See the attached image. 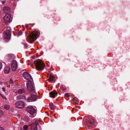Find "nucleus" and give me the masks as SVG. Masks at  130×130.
<instances>
[{
  "label": "nucleus",
  "instance_id": "3",
  "mask_svg": "<svg viewBox=\"0 0 130 130\" xmlns=\"http://www.w3.org/2000/svg\"><path fill=\"white\" fill-rule=\"evenodd\" d=\"M39 121L37 120L34 119L33 120L32 123L30 125L31 130H37L40 129L39 124Z\"/></svg>",
  "mask_w": 130,
  "mask_h": 130
},
{
  "label": "nucleus",
  "instance_id": "10",
  "mask_svg": "<svg viewBox=\"0 0 130 130\" xmlns=\"http://www.w3.org/2000/svg\"><path fill=\"white\" fill-rule=\"evenodd\" d=\"M24 78L26 80H30L31 79V77L30 74L27 72H24L23 74Z\"/></svg>",
  "mask_w": 130,
  "mask_h": 130
},
{
  "label": "nucleus",
  "instance_id": "21",
  "mask_svg": "<svg viewBox=\"0 0 130 130\" xmlns=\"http://www.w3.org/2000/svg\"><path fill=\"white\" fill-rule=\"evenodd\" d=\"M25 121L28 122L30 120V119L27 116H26L25 118Z\"/></svg>",
  "mask_w": 130,
  "mask_h": 130
},
{
  "label": "nucleus",
  "instance_id": "23",
  "mask_svg": "<svg viewBox=\"0 0 130 130\" xmlns=\"http://www.w3.org/2000/svg\"><path fill=\"white\" fill-rule=\"evenodd\" d=\"M3 114V112L1 109H0V118L2 116Z\"/></svg>",
  "mask_w": 130,
  "mask_h": 130
},
{
  "label": "nucleus",
  "instance_id": "1",
  "mask_svg": "<svg viewBox=\"0 0 130 130\" xmlns=\"http://www.w3.org/2000/svg\"><path fill=\"white\" fill-rule=\"evenodd\" d=\"M34 63L36 67V70L38 71L43 70L45 67V65L42 60H36Z\"/></svg>",
  "mask_w": 130,
  "mask_h": 130
},
{
  "label": "nucleus",
  "instance_id": "19",
  "mask_svg": "<svg viewBox=\"0 0 130 130\" xmlns=\"http://www.w3.org/2000/svg\"><path fill=\"white\" fill-rule=\"evenodd\" d=\"M23 128L24 130H28V126L26 125H24Z\"/></svg>",
  "mask_w": 130,
  "mask_h": 130
},
{
  "label": "nucleus",
  "instance_id": "9",
  "mask_svg": "<svg viewBox=\"0 0 130 130\" xmlns=\"http://www.w3.org/2000/svg\"><path fill=\"white\" fill-rule=\"evenodd\" d=\"M37 99V96L35 94L31 95V97L28 98L27 101L29 102H33L36 101Z\"/></svg>",
  "mask_w": 130,
  "mask_h": 130
},
{
  "label": "nucleus",
  "instance_id": "14",
  "mask_svg": "<svg viewBox=\"0 0 130 130\" xmlns=\"http://www.w3.org/2000/svg\"><path fill=\"white\" fill-rule=\"evenodd\" d=\"M18 91L20 94H24L26 92L25 89L23 88L19 89Z\"/></svg>",
  "mask_w": 130,
  "mask_h": 130
},
{
  "label": "nucleus",
  "instance_id": "2",
  "mask_svg": "<svg viewBox=\"0 0 130 130\" xmlns=\"http://www.w3.org/2000/svg\"><path fill=\"white\" fill-rule=\"evenodd\" d=\"M39 34V32L37 31L32 32L28 38V42L30 43H32L38 38Z\"/></svg>",
  "mask_w": 130,
  "mask_h": 130
},
{
  "label": "nucleus",
  "instance_id": "24",
  "mask_svg": "<svg viewBox=\"0 0 130 130\" xmlns=\"http://www.w3.org/2000/svg\"><path fill=\"white\" fill-rule=\"evenodd\" d=\"M22 34V31H19L18 32V34L19 35H20Z\"/></svg>",
  "mask_w": 130,
  "mask_h": 130
},
{
  "label": "nucleus",
  "instance_id": "20",
  "mask_svg": "<svg viewBox=\"0 0 130 130\" xmlns=\"http://www.w3.org/2000/svg\"><path fill=\"white\" fill-rule=\"evenodd\" d=\"M4 107L5 109L8 110L9 109L10 106L9 105H6L4 106Z\"/></svg>",
  "mask_w": 130,
  "mask_h": 130
},
{
  "label": "nucleus",
  "instance_id": "15",
  "mask_svg": "<svg viewBox=\"0 0 130 130\" xmlns=\"http://www.w3.org/2000/svg\"><path fill=\"white\" fill-rule=\"evenodd\" d=\"M93 123V119H90L88 121L87 124L88 126H90L91 125H92Z\"/></svg>",
  "mask_w": 130,
  "mask_h": 130
},
{
  "label": "nucleus",
  "instance_id": "13",
  "mask_svg": "<svg viewBox=\"0 0 130 130\" xmlns=\"http://www.w3.org/2000/svg\"><path fill=\"white\" fill-rule=\"evenodd\" d=\"M10 70V68L9 66H7L5 68L4 72L5 73H8Z\"/></svg>",
  "mask_w": 130,
  "mask_h": 130
},
{
  "label": "nucleus",
  "instance_id": "16",
  "mask_svg": "<svg viewBox=\"0 0 130 130\" xmlns=\"http://www.w3.org/2000/svg\"><path fill=\"white\" fill-rule=\"evenodd\" d=\"M4 11L5 12H8L10 11V8L7 7H4L3 8Z\"/></svg>",
  "mask_w": 130,
  "mask_h": 130
},
{
  "label": "nucleus",
  "instance_id": "22",
  "mask_svg": "<svg viewBox=\"0 0 130 130\" xmlns=\"http://www.w3.org/2000/svg\"><path fill=\"white\" fill-rule=\"evenodd\" d=\"M49 79L50 81H52L53 80V77L51 75H50L49 77Z\"/></svg>",
  "mask_w": 130,
  "mask_h": 130
},
{
  "label": "nucleus",
  "instance_id": "6",
  "mask_svg": "<svg viewBox=\"0 0 130 130\" xmlns=\"http://www.w3.org/2000/svg\"><path fill=\"white\" fill-rule=\"evenodd\" d=\"M11 69L13 71H15L18 68L17 62L16 61L14 60L11 62Z\"/></svg>",
  "mask_w": 130,
  "mask_h": 130
},
{
  "label": "nucleus",
  "instance_id": "8",
  "mask_svg": "<svg viewBox=\"0 0 130 130\" xmlns=\"http://www.w3.org/2000/svg\"><path fill=\"white\" fill-rule=\"evenodd\" d=\"M3 35L4 38L5 39H8L10 38V32L9 31L7 30L4 31Z\"/></svg>",
  "mask_w": 130,
  "mask_h": 130
},
{
  "label": "nucleus",
  "instance_id": "30",
  "mask_svg": "<svg viewBox=\"0 0 130 130\" xmlns=\"http://www.w3.org/2000/svg\"><path fill=\"white\" fill-rule=\"evenodd\" d=\"M20 130H23L22 128H20Z\"/></svg>",
  "mask_w": 130,
  "mask_h": 130
},
{
  "label": "nucleus",
  "instance_id": "5",
  "mask_svg": "<svg viewBox=\"0 0 130 130\" xmlns=\"http://www.w3.org/2000/svg\"><path fill=\"white\" fill-rule=\"evenodd\" d=\"M15 105L16 107L19 109L23 108L25 106V104L24 102L20 101L17 102L15 103Z\"/></svg>",
  "mask_w": 130,
  "mask_h": 130
},
{
  "label": "nucleus",
  "instance_id": "4",
  "mask_svg": "<svg viewBox=\"0 0 130 130\" xmlns=\"http://www.w3.org/2000/svg\"><path fill=\"white\" fill-rule=\"evenodd\" d=\"M35 107H34L32 106H29L26 108V110L28 111L30 115L35 116L36 112V110L35 109Z\"/></svg>",
  "mask_w": 130,
  "mask_h": 130
},
{
  "label": "nucleus",
  "instance_id": "29",
  "mask_svg": "<svg viewBox=\"0 0 130 130\" xmlns=\"http://www.w3.org/2000/svg\"><path fill=\"white\" fill-rule=\"evenodd\" d=\"M25 27L26 28H27L28 26V24H26L25 25Z\"/></svg>",
  "mask_w": 130,
  "mask_h": 130
},
{
  "label": "nucleus",
  "instance_id": "26",
  "mask_svg": "<svg viewBox=\"0 0 130 130\" xmlns=\"http://www.w3.org/2000/svg\"><path fill=\"white\" fill-rule=\"evenodd\" d=\"M2 89H3V91L4 92H5L6 91V90L5 88H3Z\"/></svg>",
  "mask_w": 130,
  "mask_h": 130
},
{
  "label": "nucleus",
  "instance_id": "12",
  "mask_svg": "<svg viewBox=\"0 0 130 130\" xmlns=\"http://www.w3.org/2000/svg\"><path fill=\"white\" fill-rule=\"evenodd\" d=\"M50 97L52 98H54L57 95V92L55 91H51L50 93Z\"/></svg>",
  "mask_w": 130,
  "mask_h": 130
},
{
  "label": "nucleus",
  "instance_id": "11",
  "mask_svg": "<svg viewBox=\"0 0 130 130\" xmlns=\"http://www.w3.org/2000/svg\"><path fill=\"white\" fill-rule=\"evenodd\" d=\"M4 20L6 22H10L11 21L10 15L8 14H6L4 17Z\"/></svg>",
  "mask_w": 130,
  "mask_h": 130
},
{
  "label": "nucleus",
  "instance_id": "27",
  "mask_svg": "<svg viewBox=\"0 0 130 130\" xmlns=\"http://www.w3.org/2000/svg\"><path fill=\"white\" fill-rule=\"evenodd\" d=\"M0 130H4L3 128L0 126Z\"/></svg>",
  "mask_w": 130,
  "mask_h": 130
},
{
  "label": "nucleus",
  "instance_id": "7",
  "mask_svg": "<svg viewBox=\"0 0 130 130\" xmlns=\"http://www.w3.org/2000/svg\"><path fill=\"white\" fill-rule=\"evenodd\" d=\"M27 88L30 91H32L34 90L33 83L30 80H28L27 83Z\"/></svg>",
  "mask_w": 130,
  "mask_h": 130
},
{
  "label": "nucleus",
  "instance_id": "25",
  "mask_svg": "<svg viewBox=\"0 0 130 130\" xmlns=\"http://www.w3.org/2000/svg\"><path fill=\"white\" fill-rule=\"evenodd\" d=\"M65 96L67 97H69V95L68 93H66L65 94Z\"/></svg>",
  "mask_w": 130,
  "mask_h": 130
},
{
  "label": "nucleus",
  "instance_id": "18",
  "mask_svg": "<svg viewBox=\"0 0 130 130\" xmlns=\"http://www.w3.org/2000/svg\"><path fill=\"white\" fill-rule=\"evenodd\" d=\"M50 108L52 110H54L55 109V106H54L52 104H51L50 106Z\"/></svg>",
  "mask_w": 130,
  "mask_h": 130
},
{
  "label": "nucleus",
  "instance_id": "17",
  "mask_svg": "<svg viewBox=\"0 0 130 130\" xmlns=\"http://www.w3.org/2000/svg\"><path fill=\"white\" fill-rule=\"evenodd\" d=\"M17 98L20 99L25 100L26 99V98L25 96H22V95H19L17 96Z\"/></svg>",
  "mask_w": 130,
  "mask_h": 130
},
{
  "label": "nucleus",
  "instance_id": "28",
  "mask_svg": "<svg viewBox=\"0 0 130 130\" xmlns=\"http://www.w3.org/2000/svg\"><path fill=\"white\" fill-rule=\"evenodd\" d=\"M2 96L3 98L5 99L6 100V98L5 96Z\"/></svg>",
  "mask_w": 130,
  "mask_h": 130
},
{
  "label": "nucleus",
  "instance_id": "31",
  "mask_svg": "<svg viewBox=\"0 0 130 130\" xmlns=\"http://www.w3.org/2000/svg\"><path fill=\"white\" fill-rule=\"evenodd\" d=\"M11 83H13V81H11Z\"/></svg>",
  "mask_w": 130,
  "mask_h": 130
}]
</instances>
